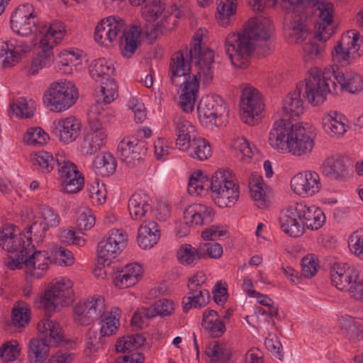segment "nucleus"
Segmentation results:
<instances>
[{
    "mask_svg": "<svg viewBox=\"0 0 363 363\" xmlns=\"http://www.w3.org/2000/svg\"><path fill=\"white\" fill-rule=\"evenodd\" d=\"M73 296L72 282L67 278L61 279L45 291L40 303L48 318L38 324L41 336L30 340L28 356L30 363H44L49 357L50 347H56L62 341V328L58 323L50 320V317L51 313L59 311L64 304L72 303Z\"/></svg>",
    "mask_w": 363,
    "mask_h": 363,
    "instance_id": "nucleus-1",
    "label": "nucleus"
},
{
    "mask_svg": "<svg viewBox=\"0 0 363 363\" xmlns=\"http://www.w3.org/2000/svg\"><path fill=\"white\" fill-rule=\"evenodd\" d=\"M343 89L351 94L359 93L363 90V77L352 71L335 74L334 69L323 71L317 67L308 70L304 97L310 104L318 106L324 102L328 94H337Z\"/></svg>",
    "mask_w": 363,
    "mask_h": 363,
    "instance_id": "nucleus-2",
    "label": "nucleus"
},
{
    "mask_svg": "<svg viewBox=\"0 0 363 363\" xmlns=\"http://www.w3.org/2000/svg\"><path fill=\"white\" fill-rule=\"evenodd\" d=\"M201 40L202 36L199 31H197L194 35L190 48L191 60L195 63L196 70L191 76L181 79L178 85L179 105L186 113H191L194 109L201 77L206 82L213 78L212 65L214 63V53L208 48H202Z\"/></svg>",
    "mask_w": 363,
    "mask_h": 363,
    "instance_id": "nucleus-3",
    "label": "nucleus"
},
{
    "mask_svg": "<svg viewBox=\"0 0 363 363\" xmlns=\"http://www.w3.org/2000/svg\"><path fill=\"white\" fill-rule=\"evenodd\" d=\"M273 31L274 25L269 19L256 18L247 22L242 34H228L225 48L233 65L241 69L247 67L254 49L252 40H267Z\"/></svg>",
    "mask_w": 363,
    "mask_h": 363,
    "instance_id": "nucleus-4",
    "label": "nucleus"
},
{
    "mask_svg": "<svg viewBox=\"0 0 363 363\" xmlns=\"http://www.w3.org/2000/svg\"><path fill=\"white\" fill-rule=\"evenodd\" d=\"M279 221L286 234L297 238L304 233L305 227L312 230L321 228L325 221V216L321 208L301 202L284 209Z\"/></svg>",
    "mask_w": 363,
    "mask_h": 363,
    "instance_id": "nucleus-5",
    "label": "nucleus"
},
{
    "mask_svg": "<svg viewBox=\"0 0 363 363\" xmlns=\"http://www.w3.org/2000/svg\"><path fill=\"white\" fill-rule=\"evenodd\" d=\"M113 116L103 108V104L97 101L90 107L89 113V130L84 136L81 145L82 152L92 155L105 145L107 133L106 124L111 122Z\"/></svg>",
    "mask_w": 363,
    "mask_h": 363,
    "instance_id": "nucleus-6",
    "label": "nucleus"
},
{
    "mask_svg": "<svg viewBox=\"0 0 363 363\" xmlns=\"http://www.w3.org/2000/svg\"><path fill=\"white\" fill-rule=\"evenodd\" d=\"M10 24L12 30L21 36H28L35 33L41 35L44 38L47 34L44 28H52L53 30H60L64 35L65 33V26L62 23L55 22L49 26L40 23L37 17V13L33 6L26 3L19 5L12 13L10 19Z\"/></svg>",
    "mask_w": 363,
    "mask_h": 363,
    "instance_id": "nucleus-7",
    "label": "nucleus"
},
{
    "mask_svg": "<svg viewBox=\"0 0 363 363\" xmlns=\"http://www.w3.org/2000/svg\"><path fill=\"white\" fill-rule=\"evenodd\" d=\"M210 187L215 203L220 208L233 206L239 198V186L235 176L228 169L216 171Z\"/></svg>",
    "mask_w": 363,
    "mask_h": 363,
    "instance_id": "nucleus-8",
    "label": "nucleus"
},
{
    "mask_svg": "<svg viewBox=\"0 0 363 363\" xmlns=\"http://www.w3.org/2000/svg\"><path fill=\"white\" fill-rule=\"evenodd\" d=\"M79 92L70 81L52 83L43 96L45 105L53 112H62L72 106L78 99Z\"/></svg>",
    "mask_w": 363,
    "mask_h": 363,
    "instance_id": "nucleus-9",
    "label": "nucleus"
},
{
    "mask_svg": "<svg viewBox=\"0 0 363 363\" xmlns=\"http://www.w3.org/2000/svg\"><path fill=\"white\" fill-rule=\"evenodd\" d=\"M334 62L347 65L363 55V35L356 30L344 33L331 52Z\"/></svg>",
    "mask_w": 363,
    "mask_h": 363,
    "instance_id": "nucleus-10",
    "label": "nucleus"
},
{
    "mask_svg": "<svg viewBox=\"0 0 363 363\" xmlns=\"http://www.w3.org/2000/svg\"><path fill=\"white\" fill-rule=\"evenodd\" d=\"M105 18L110 30L108 36L118 42L121 55L127 58L132 57L136 50V24L128 28L125 21L119 16H110Z\"/></svg>",
    "mask_w": 363,
    "mask_h": 363,
    "instance_id": "nucleus-11",
    "label": "nucleus"
},
{
    "mask_svg": "<svg viewBox=\"0 0 363 363\" xmlns=\"http://www.w3.org/2000/svg\"><path fill=\"white\" fill-rule=\"evenodd\" d=\"M19 230L13 224L6 223L0 230V245L9 252L21 253V259L23 256H27L33 249L31 236H26L22 233H18Z\"/></svg>",
    "mask_w": 363,
    "mask_h": 363,
    "instance_id": "nucleus-12",
    "label": "nucleus"
},
{
    "mask_svg": "<svg viewBox=\"0 0 363 363\" xmlns=\"http://www.w3.org/2000/svg\"><path fill=\"white\" fill-rule=\"evenodd\" d=\"M45 30H46L47 34H45L44 38H40V47L42 52L32 60L31 65L28 68L27 72L28 74L35 75L43 67L50 64L53 58L52 50L63 38V34L60 30L56 31L52 28H44V30L42 32Z\"/></svg>",
    "mask_w": 363,
    "mask_h": 363,
    "instance_id": "nucleus-13",
    "label": "nucleus"
},
{
    "mask_svg": "<svg viewBox=\"0 0 363 363\" xmlns=\"http://www.w3.org/2000/svg\"><path fill=\"white\" fill-rule=\"evenodd\" d=\"M264 104L261 93L251 86H246L240 101L241 118L244 123L254 125L264 111Z\"/></svg>",
    "mask_w": 363,
    "mask_h": 363,
    "instance_id": "nucleus-14",
    "label": "nucleus"
},
{
    "mask_svg": "<svg viewBox=\"0 0 363 363\" xmlns=\"http://www.w3.org/2000/svg\"><path fill=\"white\" fill-rule=\"evenodd\" d=\"M196 70L195 63L191 60L190 50H179L172 55L169 74L172 84L179 85L181 79L191 76Z\"/></svg>",
    "mask_w": 363,
    "mask_h": 363,
    "instance_id": "nucleus-15",
    "label": "nucleus"
},
{
    "mask_svg": "<svg viewBox=\"0 0 363 363\" xmlns=\"http://www.w3.org/2000/svg\"><path fill=\"white\" fill-rule=\"evenodd\" d=\"M197 111L202 124L217 125V119L226 113L228 110L226 104L220 97L207 96L200 101Z\"/></svg>",
    "mask_w": 363,
    "mask_h": 363,
    "instance_id": "nucleus-16",
    "label": "nucleus"
},
{
    "mask_svg": "<svg viewBox=\"0 0 363 363\" xmlns=\"http://www.w3.org/2000/svg\"><path fill=\"white\" fill-rule=\"evenodd\" d=\"M180 16L181 12L178 6L175 4L172 5L171 11H164V16L160 22L147 26L144 30L138 26V40L145 38L147 40L152 42L160 33L174 29Z\"/></svg>",
    "mask_w": 363,
    "mask_h": 363,
    "instance_id": "nucleus-17",
    "label": "nucleus"
},
{
    "mask_svg": "<svg viewBox=\"0 0 363 363\" xmlns=\"http://www.w3.org/2000/svg\"><path fill=\"white\" fill-rule=\"evenodd\" d=\"M314 145V135L302 125L295 124L286 152L295 156L306 155L312 152Z\"/></svg>",
    "mask_w": 363,
    "mask_h": 363,
    "instance_id": "nucleus-18",
    "label": "nucleus"
},
{
    "mask_svg": "<svg viewBox=\"0 0 363 363\" xmlns=\"http://www.w3.org/2000/svg\"><path fill=\"white\" fill-rule=\"evenodd\" d=\"M313 13L318 18L315 37L319 40L325 42L334 33L333 27V5L330 2H319L315 5Z\"/></svg>",
    "mask_w": 363,
    "mask_h": 363,
    "instance_id": "nucleus-19",
    "label": "nucleus"
},
{
    "mask_svg": "<svg viewBox=\"0 0 363 363\" xmlns=\"http://www.w3.org/2000/svg\"><path fill=\"white\" fill-rule=\"evenodd\" d=\"M291 186L292 190L301 196H313L321 189L320 176L313 171L300 172L291 179Z\"/></svg>",
    "mask_w": 363,
    "mask_h": 363,
    "instance_id": "nucleus-20",
    "label": "nucleus"
},
{
    "mask_svg": "<svg viewBox=\"0 0 363 363\" xmlns=\"http://www.w3.org/2000/svg\"><path fill=\"white\" fill-rule=\"evenodd\" d=\"M294 126L289 119L281 118L275 121L269 133L268 142L271 147L280 152H286Z\"/></svg>",
    "mask_w": 363,
    "mask_h": 363,
    "instance_id": "nucleus-21",
    "label": "nucleus"
},
{
    "mask_svg": "<svg viewBox=\"0 0 363 363\" xmlns=\"http://www.w3.org/2000/svg\"><path fill=\"white\" fill-rule=\"evenodd\" d=\"M358 271L354 265L334 262L330 270L332 284L339 290H347L353 279L358 278Z\"/></svg>",
    "mask_w": 363,
    "mask_h": 363,
    "instance_id": "nucleus-22",
    "label": "nucleus"
},
{
    "mask_svg": "<svg viewBox=\"0 0 363 363\" xmlns=\"http://www.w3.org/2000/svg\"><path fill=\"white\" fill-rule=\"evenodd\" d=\"M81 123L75 117H68L53 122L52 133L61 142L69 144L76 140L81 133Z\"/></svg>",
    "mask_w": 363,
    "mask_h": 363,
    "instance_id": "nucleus-23",
    "label": "nucleus"
},
{
    "mask_svg": "<svg viewBox=\"0 0 363 363\" xmlns=\"http://www.w3.org/2000/svg\"><path fill=\"white\" fill-rule=\"evenodd\" d=\"M284 35L289 43L302 42L308 35L303 18L296 13H287L284 22Z\"/></svg>",
    "mask_w": 363,
    "mask_h": 363,
    "instance_id": "nucleus-24",
    "label": "nucleus"
},
{
    "mask_svg": "<svg viewBox=\"0 0 363 363\" xmlns=\"http://www.w3.org/2000/svg\"><path fill=\"white\" fill-rule=\"evenodd\" d=\"M214 216L213 210L206 205L193 203L184 212V219L186 224L191 226L209 224Z\"/></svg>",
    "mask_w": 363,
    "mask_h": 363,
    "instance_id": "nucleus-25",
    "label": "nucleus"
},
{
    "mask_svg": "<svg viewBox=\"0 0 363 363\" xmlns=\"http://www.w3.org/2000/svg\"><path fill=\"white\" fill-rule=\"evenodd\" d=\"M173 124L177 137L175 141L177 147L181 151L186 150L193 138L196 137L194 135V126L181 116H174Z\"/></svg>",
    "mask_w": 363,
    "mask_h": 363,
    "instance_id": "nucleus-26",
    "label": "nucleus"
},
{
    "mask_svg": "<svg viewBox=\"0 0 363 363\" xmlns=\"http://www.w3.org/2000/svg\"><path fill=\"white\" fill-rule=\"evenodd\" d=\"M121 252L122 250L118 248V247L115 245L113 242L108 240L106 237L104 238L98 243V262L96 269L94 270L96 276L100 275L96 274V271L98 269L101 270L103 268L104 269L106 266L109 267L111 264V259L116 258L121 253Z\"/></svg>",
    "mask_w": 363,
    "mask_h": 363,
    "instance_id": "nucleus-27",
    "label": "nucleus"
},
{
    "mask_svg": "<svg viewBox=\"0 0 363 363\" xmlns=\"http://www.w3.org/2000/svg\"><path fill=\"white\" fill-rule=\"evenodd\" d=\"M160 238V231L156 222L145 220L138 230V244L145 250L152 248Z\"/></svg>",
    "mask_w": 363,
    "mask_h": 363,
    "instance_id": "nucleus-28",
    "label": "nucleus"
},
{
    "mask_svg": "<svg viewBox=\"0 0 363 363\" xmlns=\"http://www.w3.org/2000/svg\"><path fill=\"white\" fill-rule=\"evenodd\" d=\"M322 169L326 177L338 181H343L348 176L346 162L339 156L327 158L323 163Z\"/></svg>",
    "mask_w": 363,
    "mask_h": 363,
    "instance_id": "nucleus-29",
    "label": "nucleus"
},
{
    "mask_svg": "<svg viewBox=\"0 0 363 363\" xmlns=\"http://www.w3.org/2000/svg\"><path fill=\"white\" fill-rule=\"evenodd\" d=\"M303 84H298L296 89L289 93L283 101L284 116L290 119L294 116H298L303 111V100L301 93Z\"/></svg>",
    "mask_w": 363,
    "mask_h": 363,
    "instance_id": "nucleus-30",
    "label": "nucleus"
},
{
    "mask_svg": "<svg viewBox=\"0 0 363 363\" xmlns=\"http://www.w3.org/2000/svg\"><path fill=\"white\" fill-rule=\"evenodd\" d=\"M33 250L27 255L24 260V264L28 268H33V277L37 279H41L45 271L48 269L47 260L51 262V257H48L46 252Z\"/></svg>",
    "mask_w": 363,
    "mask_h": 363,
    "instance_id": "nucleus-31",
    "label": "nucleus"
},
{
    "mask_svg": "<svg viewBox=\"0 0 363 363\" xmlns=\"http://www.w3.org/2000/svg\"><path fill=\"white\" fill-rule=\"evenodd\" d=\"M345 121V117L337 111H330L323 116V127L331 137H340L347 131Z\"/></svg>",
    "mask_w": 363,
    "mask_h": 363,
    "instance_id": "nucleus-32",
    "label": "nucleus"
},
{
    "mask_svg": "<svg viewBox=\"0 0 363 363\" xmlns=\"http://www.w3.org/2000/svg\"><path fill=\"white\" fill-rule=\"evenodd\" d=\"M136 138L133 135L126 136L118 145L117 155L121 161L129 167L135 166Z\"/></svg>",
    "mask_w": 363,
    "mask_h": 363,
    "instance_id": "nucleus-33",
    "label": "nucleus"
},
{
    "mask_svg": "<svg viewBox=\"0 0 363 363\" xmlns=\"http://www.w3.org/2000/svg\"><path fill=\"white\" fill-rule=\"evenodd\" d=\"M188 294L182 298V306L184 313H188L192 308H200L208 303L210 294L205 289H189Z\"/></svg>",
    "mask_w": 363,
    "mask_h": 363,
    "instance_id": "nucleus-34",
    "label": "nucleus"
},
{
    "mask_svg": "<svg viewBox=\"0 0 363 363\" xmlns=\"http://www.w3.org/2000/svg\"><path fill=\"white\" fill-rule=\"evenodd\" d=\"M30 50L29 45L27 44L15 45L12 41L0 43V59L4 57L3 60L4 67L11 66L12 62L18 59L21 53H25Z\"/></svg>",
    "mask_w": 363,
    "mask_h": 363,
    "instance_id": "nucleus-35",
    "label": "nucleus"
},
{
    "mask_svg": "<svg viewBox=\"0 0 363 363\" xmlns=\"http://www.w3.org/2000/svg\"><path fill=\"white\" fill-rule=\"evenodd\" d=\"M202 326L213 337H220L225 331V325L216 311L205 310L203 313Z\"/></svg>",
    "mask_w": 363,
    "mask_h": 363,
    "instance_id": "nucleus-36",
    "label": "nucleus"
},
{
    "mask_svg": "<svg viewBox=\"0 0 363 363\" xmlns=\"http://www.w3.org/2000/svg\"><path fill=\"white\" fill-rule=\"evenodd\" d=\"M87 313L86 317L82 319L83 325H90L94 320H101L107 312L105 311L104 298L101 296H94L86 300Z\"/></svg>",
    "mask_w": 363,
    "mask_h": 363,
    "instance_id": "nucleus-37",
    "label": "nucleus"
},
{
    "mask_svg": "<svg viewBox=\"0 0 363 363\" xmlns=\"http://www.w3.org/2000/svg\"><path fill=\"white\" fill-rule=\"evenodd\" d=\"M206 354L213 363H226L231 357V347L224 342L213 341L208 345Z\"/></svg>",
    "mask_w": 363,
    "mask_h": 363,
    "instance_id": "nucleus-38",
    "label": "nucleus"
},
{
    "mask_svg": "<svg viewBox=\"0 0 363 363\" xmlns=\"http://www.w3.org/2000/svg\"><path fill=\"white\" fill-rule=\"evenodd\" d=\"M183 151L186 152L193 159L199 161L207 160L212 154L209 143L201 137L194 138L193 140L189 143V147Z\"/></svg>",
    "mask_w": 363,
    "mask_h": 363,
    "instance_id": "nucleus-39",
    "label": "nucleus"
},
{
    "mask_svg": "<svg viewBox=\"0 0 363 363\" xmlns=\"http://www.w3.org/2000/svg\"><path fill=\"white\" fill-rule=\"evenodd\" d=\"M338 323L342 333L350 341L356 342L363 337V330L361 325L352 316L340 317Z\"/></svg>",
    "mask_w": 363,
    "mask_h": 363,
    "instance_id": "nucleus-40",
    "label": "nucleus"
},
{
    "mask_svg": "<svg viewBox=\"0 0 363 363\" xmlns=\"http://www.w3.org/2000/svg\"><path fill=\"white\" fill-rule=\"evenodd\" d=\"M238 8V0H217L216 19L219 25L228 26Z\"/></svg>",
    "mask_w": 363,
    "mask_h": 363,
    "instance_id": "nucleus-41",
    "label": "nucleus"
},
{
    "mask_svg": "<svg viewBox=\"0 0 363 363\" xmlns=\"http://www.w3.org/2000/svg\"><path fill=\"white\" fill-rule=\"evenodd\" d=\"M92 164L96 174L108 177L116 172L117 162L113 155L105 152L102 155H97Z\"/></svg>",
    "mask_w": 363,
    "mask_h": 363,
    "instance_id": "nucleus-42",
    "label": "nucleus"
},
{
    "mask_svg": "<svg viewBox=\"0 0 363 363\" xmlns=\"http://www.w3.org/2000/svg\"><path fill=\"white\" fill-rule=\"evenodd\" d=\"M115 72L112 62L105 58L94 60L89 67L91 77L96 81H102L105 78L111 77Z\"/></svg>",
    "mask_w": 363,
    "mask_h": 363,
    "instance_id": "nucleus-43",
    "label": "nucleus"
},
{
    "mask_svg": "<svg viewBox=\"0 0 363 363\" xmlns=\"http://www.w3.org/2000/svg\"><path fill=\"white\" fill-rule=\"evenodd\" d=\"M136 262L126 264L114 278V284L120 289L129 288L136 284Z\"/></svg>",
    "mask_w": 363,
    "mask_h": 363,
    "instance_id": "nucleus-44",
    "label": "nucleus"
},
{
    "mask_svg": "<svg viewBox=\"0 0 363 363\" xmlns=\"http://www.w3.org/2000/svg\"><path fill=\"white\" fill-rule=\"evenodd\" d=\"M250 184L251 196L255 205L259 208H267L269 206V201L263 188L262 177L254 178Z\"/></svg>",
    "mask_w": 363,
    "mask_h": 363,
    "instance_id": "nucleus-45",
    "label": "nucleus"
},
{
    "mask_svg": "<svg viewBox=\"0 0 363 363\" xmlns=\"http://www.w3.org/2000/svg\"><path fill=\"white\" fill-rule=\"evenodd\" d=\"M33 165L43 174L52 172L57 164V158L55 159L51 153L43 150L36 152L33 155Z\"/></svg>",
    "mask_w": 363,
    "mask_h": 363,
    "instance_id": "nucleus-46",
    "label": "nucleus"
},
{
    "mask_svg": "<svg viewBox=\"0 0 363 363\" xmlns=\"http://www.w3.org/2000/svg\"><path fill=\"white\" fill-rule=\"evenodd\" d=\"M179 262L185 265L194 264L201 259L200 246L196 248L189 244H183L177 251Z\"/></svg>",
    "mask_w": 363,
    "mask_h": 363,
    "instance_id": "nucleus-47",
    "label": "nucleus"
},
{
    "mask_svg": "<svg viewBox=\"0 0 363 363\" xmlns=\"http://www.w3.org/2000/svg\"><path fill=\"white\" fill-rule=\"evenodd\" d=\"M209 187L208 179L201 172H194L191 176L187 191L192 196H199Z\"/></svg>",
    "mask_w": 363,
    "mask_h": 363,
    "instance_id": "nucleus-48",
    "label": "nucleus"
},
{
    "mask_svg": "<svg viewBox=\"0 0 363 363\" xmlns=\"http://www.w3.org/2000/svg\"><path fill=\"white\" fill-rule=\"evenodd\" d=\"M231 148L236 157L242 161L250 159L256 150L255 147L250 146L249 142L244 137L235 138L232 142Z\"/></svg>",
    "mask_w": 363,
    "mask_h": 363,
    "instance_id": "nucleus-49",
    "label": "nucleus"
},
{
    "mask_svg": "<svg viewBox=\"0 0 363 363\" xmlns=\"http://www.w3.org/2000/svg\"><path fill=\"white\" fill-rule=\"evenodd\" d=\"M106 344V337L97 330L89 329L86 334L85 352L89 355L98 352Z\"/></svg>",
    "mask_w": 363,
    "mask_h": 363,
    "instance_id": "nucleus-50",
    "label": "nucleus"
},
{
    "mask_svg": "<svg viewBox=\"0 0 363 363\" xmlns=\"http://www.w3.org/2000/svg\"><path fill=\"white\" fill-rule=\"evenodd\" d=\"M164 11V7L160 0H152L141 8V15L146 21L153 22L162 15Z\"/></svg>",
    "mask_w": 363,
    "mask_h": 363,
    "instance_id": "nucleus-51",
    "label": "nucleus"
},
{
    "mask_svg": "<svg viewBox=\"0 0 363 363\" xmlns=\"http://www.w3.org/2000/svg\"><path fill=\"white\" fill-rule=\"evenodd\" d=\"M32 101L28 102L26 99L20 98L16 102L10 105V111L17 117L30 118L34 114L33 108L30 105Z\"/></svg>",
    "mask_w": 363,
    "mask_h": 363,
    "instance_id": "nucleus-52",
    "label": "nucleus"
},
{
    "mask_svg": "<svg viewBox=\"0 0 363 363\" xmlns=\"http://www.w3.org/2000/svg\"><path fill=\"white\" fill-rule=\"evenodd\" d=\"M48 139V133L40 127L28 128L25 136L26 143L32 145H43Z\"/></svg>",
    "mask_w": 363,
    "mask_h": 363,
    "instance_id": "nucleus-53",
    "label": "nucleus"
},
{
    "mask_svg": "<svg viewBox=\"0 0 363 363\" xmlns=\"http://www.w3.org/2000/svg\"><path fill=\"white\" fill-rule=\"evenodd\" d=\"M51 262L65 266H71L74 264L73 253L63 247H57L52 252Z\"/></svg>",
    "mask_w": 363,
    "mask_h": 363,
    "instance_id": "nucleus-54",
    "label": "nucleus"
},
{
    "mask_svg": "<svg viewBox=\"0 0 363 363\" xmlns=\"http://www.w3.org/2000/svg\"><path fill=\"white\" fill-rule=\"evenodd\" d=\"M318 262L317 257L309 254L303 257L301 260V274L307 278L314 277L318 272Z\"/></svg>",
    "mask_w": 363,
    "mask_h": 363,
    "instance_id": "nucleus-55",
    "label": "nucleus"
},
{
    "mask_svg": "<svg viewBox=\"0 0 363 363\" xmlns=\"http://www.w3.org/2000/svg\"><path fill=\"white\" fill-rule=\"evenodd\" d=\"M16 340H11L5 342L0 347V357L6 362H13L19 355L20 350Z\"/></svg>",
    "mask_w": 363,
    "mask_h": 363,
    "instance_id": "nucleus-56",
    "label": "nucleus"
},
{
    "mask_svg": "<svg viewBox=\"0 0 363 363\" xmlns=\"http://www.w3.org/2000/svg\"><path fill=\"white\" fill-rule=\"evenodd\" d=\"M106 18H103L98 23L94 30L95 40L101 45L107 46V42L111 43L113 42L111 36H108L109 29L106 25Z\"/></svg>",
    "mask_w": 363,
    "mask_h": 363,
    "instance_id": "nucleus-57",
    "label": "nucleus"
},
{
    "mask_svg": "<svg viewBox=\"0 0 363 363\" xmlns=\"http://www.w3.org/2000/svg\"><path fill=\"white\" fill-rule=\"evenodd\" d=\"M118 322L112 313L107 312V313L100 320L101 327L100 333L104 335V337H109L116 333L118 330L116 323Z\"/></svg>",
    "mask_w": 363,
    "mask_h": 363,
    "instance_id": "nucleus-58",
    "label": "nucleus"
},
{
    "mask_svg": "<svg viewBox=\"0 0 363 363\" xmlns=\"http://www.w3.org/2000/svg\"><path fill=\"white\" fill-rule=\"evenodd\" d=\"M57 165L58 167V174L62 180L69 176L76 177L77 174L79 172L73 162L65 161L62 156L60 158L57 157Z\"/></svg>",
    "mask_w": 363,
    "mask_h": 363,
    "instance_id": "nucleus-59",
    "label": "nucleus"
},
{
    "mask_svg": "<svg viewBox=\"0 0 363 363\" xmlns=\"http://www.w3.org/2000/svg\"><path fill=\"white\" fill-rule=\"evenodd\" d=\"M65 191L67 193L74 194L81 190L84 185V177L79 172L76 177L69 176L62 180Z\"/></svg>",
    "mask_w": 363,
    "mask_h": 363,
    "instance_id": "nucleus-60",
    "label": "nucleus"
},
{
    "mask_svg": "<svg viewBox=\"0 0 363 363\" xmlns=\"http://www.w3.org/2000/svg\"><path fill=\"white\" fill-rule=\"evenodd\" d=\"M201 259L210 257L219 258L223 254V247L218 242H205L200 244Z\"/></svg>",
    "mask_w": 363,
    "mask_h": 363,
    "instance_id": "nucleus-61",
    "label": "nucleus"
},
{
    "mask_svg": "<svg viewBox=\"0 0 363 363\" xmlns=\"http://www.w3.org/2000/svg\"><path fill=\"white\" fill-rule=\"evenodd\" d=\"M136 344V334L130 336H123L116 342V351L121 353H130L133 351Z\"/></svg>",
    "mask_w": 363,
    "mask_h": 363,
    "instance_id": "nucleus-62",
    "label": "nucleus"
},
{
    "mask_svg": "<svg viewBox=\"0 0 363 363\" xmlns=\"http://www.w3.org/2000/svg\"><path fill=\"white\" fill-rule=\"evenodd\" d=\"M303 51L305 62H309L318 57L324 51V48L316 43L310 41L303 45Z\"/></svg>",
    "mask_w": 363,
    "mask_h": 363,
    "instance_id": "nucleus-63",
    "label": "nucleus"
},
{
    "mask_svg": "<svg viewBox=\"0 0 363 363\" xmlns=\"http://www.w3.org/2000/svg\"><path fill=\"white\" fill-rule=\"evenodd\" d=\"M346 291L354 298L363 301V269L358 271V278L353 279Z\"/></svg>",
    "mask_w": 363,
    "mask_h": 363,
    "instance_id": "nucleus-64",
    "label": "nucleus"
}]
</instances>
